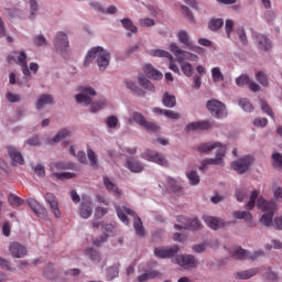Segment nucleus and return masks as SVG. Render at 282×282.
I'll list each match as a JSON object with an SVG mask.
<instances>
[{
  "label": "nucleus",
  "mask_w": 282,
  "mask_h": 282,
  "mask_svg": "<svg viewBox=\"0 0 282 282\" xmlns=\"http://www.w3.org/2000/svg\"><path fill=\"white\" fill-rule=\"evenodd\" d=\"M94 58H97L96 62L100 72H105L109 66L111 55L109 54V52L105 51L102 46L93 47L90 51H88L87 55L85 56V67H87L91 63V61H94Z\"/></svg>",
  "instance_id": "nucleus-1"
},
{
  "label": "nucleus",
  "mask_w": 282,
  "mask_h": 282,
  "mask_svg": "<svg viewBox=\"0 0 282 282\" xmlns=\"http://www.w3.org/2000/svg\"><path fill=\"white\" fill-rule=\"evenodd\" d=\"M257 207L263 210V215L260 218V224L270 228L274 224V210H276V204L274 202H268L263 196H260L257 200Z\"/></svg>",
  "instance_id": "nucleus-2"
},
{
  "label": "nucleus",
  "mask_w": 282,
  "mask_h": 282,
  "mask_svg": "<svg viewBox=\"0 0 282 282\" xmlns=\"http://www.w3.org/2000/svg\"><path fill=\"white\" fill-rule=\"evenodd\" d=\"M53 45L61 56H67V54H69V37L65 32L56 33Z\"/></svg>",
  "instance_id": "nucleus-3"
},
{
  "label": "nucleus",
  "mask_w": 282,
  "mask_h": 282,
  "mask_svg": "<svg viewBox=\"0 0 282 282\" xmlns=\"http://www.w3.org/2000/svg\"><path fill=\"white\" fill-rule=\"evenodd\" d=\"M252 164H254V158L252 155H245L237 161H234L231 163V169L237 171L240 175H243V173L250 171V166H252Z\"/></svg>",
  "instance_id": "nucleus-4"
},
{
  "label": "nucleus",
  "mask_w": 282,
  "mask_h": 282,
  "mask_svg": "<svg viewBox=\"0 0 282 282\" xmlns=\"http://www.w3.org/2000/svg\"><path fill=\"white\" fill-rule=\"evenodd\" d=\"M226 155V145L220 147V149L216 150V158L215 159H205L202 161L199 171H206L208 165L214 166H224V156Z\"/></svg>",
  "instance_id": "nucleus-5"
},
{
  "label": "nucleus",
  "mask_w": 282,
  "mask_h": 282,
  "mask_svg": "<svg viewBox=\"0 0 282 282\" xmlns=\"http://www.w3.org/2000/svg\"><path fill=\"white\" fill-rule=\"evenodd\" d=\"M170 50L174 54V56L177 58L178 63H185V61H192V62L199 61V57L197 55L180 48V46H177V44L175 43H172L170 45Z\"/></svg>",
  "instance_id": "nucleus-6"
},
{
  "label": "nucleus",
  "mask_w": 282,
  "mask_h": 282,
  "mask_svg": "<svg viewBox=\"0 0 282 282\" xmlns=\"http://www.w3.org/2000/svg\"><path fill=\"white\" fill-rule=\"evenodd\" d=\"M141 158L148 162H154V164H159V166H169V160L164 158V154L155 152L151 149L145 150L141 154Z\"/></svg>",
  "instance_id": "nucleus-7"
},
{
  "label": "nucleus",
  "mask_w": 282,
  "mask_h": 282,
  "mask_svg": "<svg viewBox=\"0 0 282 282\" xmlns=\"http://www.w3.org/2000/svg\"><path fill=\"white\" fill-rule=\"evenodd\" d=\"M79 94L75 96L76 102L88 106L91 102V96H96V90L90 86H82Z\"/></svg>",
  "instance_id": "nucleus-8"
},
{
  "label": "nucleus",
  "mask_w": 282,
  "mask_h": 282,
  "mask_svg": "<svg viewBox=\"0 0 282 282\" xmlns=\"http://www.w3.org/2000/svg\"><path fill=\"white\" fill-rule=\"evenodd\" d=\"M206 107L212 116H214L215 118H226V116H228L226 105H224L221 101L215 99L209 100L207 101Z\"/></svg>",
  "instance_id": "nucleus-9"
},
{
  "label": "nucleus",
  "mask_w": 282,
  "mask_h": 282,
  "mask_svg": "<svg viewBox=\"0 0 282 282\" xmlns=\"http://www.w3.org/2000/svg\"><path fill=\"white\" fill-rule=\"evenodd\" d=\"M177 221H180V224H182L183 226L175 225L174 226L175 230H182L183 228L185 230H202V223L197 218L187 220L186 218H184V216H178Z\"/></svg>",
  "instance_id": "nucleus-10"
},
{
  "label": "nucleus",
  "mask_w": 282,
  "mask_h": 282,
  "mask_svg": "<svg viewBox=\"0 0 282 282\" xmlns=\"http://www.w3.org/2000/svg\"><path fill=\"white\" fill-rule=\"evenodd\" d=\"M180 43L182 45H184V47H186L187 50H191L192 52H196L197 54H199V52H202V47L196 46L195 43L191 40V35L188 34L187 31H178L176 34Z\"/></svg>",
  "instance_id": "nucleus-11"
},
{
  "label": "nucleus",
  "mask_w": 282,
  "mask_h": 282,
  "mask_svg": "<svg viewBox=\"0 0 282 282\" xmlns=\"http://www.w3.org/2000/svg\"><path fill=\"white\" fill-rule=\"evenodd\" d=\"M231 257L234 259H239L240 261H243L246 259H251V261H257L259 257H263V251H256L251 254L250 251L238 248L231 252Z\"/></svg>",
  "instance_id": "nucleus-12"
},
{
  "label": "nucleus",
  "mask_w": 282,
  "mask_h": 282,
  "mask_svg": "<svg viewBox=\"0 0 282 282\" xmlns=\"http://www.w3.org/2000/svg\"><path fill=\"white\" fill-rule=\"evenodd\" d=\"M180 252L178 246L173 247H159L154 250V256L158 259H171Z\"/></svg>",
  "instance_id": "nucleus-13"
},
{
  "label": "nucleus",
  "mask_w": 282,
  "mask_h": 282,
  "mask_svg": "<svg viewBox=\"0 0 282 282\" xmlns=\"http://www.w3.org/2000/svg\"><path fill=\"white\" fill-rule=\"evenodd\" d=\"M175 263H177V265H180L184 270H191V268H197V261L195 260V256H191V254L177 256L175 259Z\"/></svg>",
  "instance_id": "nucleus-14"
},
{
  "label": "nucleus",
  "mask_w": 282,
  "mask_h": 282,
  "mask_svg": "<svg viewBox=\"0 0 282 282\" xmlns=\"http://www.w3.org/2000/svg\"><path fill=\"white\" fill-rule=\"evenodd\" d=\"M9 153V158L11 160L12 166H23L25 164V160L23 159V154L17 148L10 145L7 148Z\"/></svg>",
  "instance_id": "nucleus-15"
},
{
  "label": "nucleus",
  "mask_w": 282,
  "mask_h": 282,
  "mask_svg": "<svg viewBox=\"0 0 282 282\" xmlns=\"http://www.w3.org/2000/svg\"><path fill=\"white\" fill-rule=\"evenodd\" d=\"M9 252L13 259H23L28 254V249L20 242L13 241L9 246Z\"/></svg>",
  "instance_id": "nucleus-16"
},
{
  "label": "nucleus",
  "mask_w": 282,
  "mask_h": 282,
  "mask_svg": "<svg viewBox=\"0 0 282 282\" xmlns=\"http://www.w3.org/2000/svg\"><path fill=\"white\" fill-rule=\"evenodd\" d=\"M116 213L119 217L120 221H122L126 226H129V217L127 215H131V217H135V212L127 206H116Z\"/></svg>",
  "instance_id": "nucleus-17"
},
{
  "label": "nucleus",
  "mask_w": 282,
  "mask_h": 282,
  "mask_svg": "<svg viewBox=\"0 0 282 282\" xmlns=\"http://www.w3.org/2000/svg\"><path fill=\"white\" fill-rule=\"evenodd\" d=\"M45 202L50 205L54 217H56V219H61V209H58V200H56V196L52 193H46Z\"/></svg>",
  "instance_id": "nucleus-18"
},
{
  "label": "nucleus",
  "mask_w": 282,
  "mask_h": 282,
  "mask_svg": "<svg viewBox=\"0 0 282 282\" xmlns=\"http://www.w3.org/2000/svg\"><path fill=\"white\" fill-rule=\"evenodd\" d=\"M203 219L208 228H212V230H218V228H225L226 226V221H224L221 218L204 216Z\"/></svg>",
  "instance_id": "nucleus-19"
},
{
  "label": "nucleus",
  "mask_w": 282,
  "mask_h": 282,
  "mask_svg": "<svg viewBox=\"0 0 282 282\" xmlns=\"http://www.w3.org/2000/svg\"><path fill=\"white\" fill-rule=\"evenodd\" d=\"M94 208L91 207V200L89 198H83L79 207V215L82 219H89Z\"/></svg>",
  "instance_id": "nucleus-20"
},
{
  "label": "nucleus",
  "mask_w": 282,
  "mask_h": 282,
  "mask_svg": "<svg viewBox=\"0 0 282 282\" xmlns=\"http://www.w3.org/2000/svg\"><path fill=\"white\" fill-rule=\"evenodd\" d=\"M221 147H226L224 144H221L220 142H207V143H200L197 147V151L198 153H210V151H216L218 149H221Z\"/></svg>",
  "instance_id": "nucleus-21"
},
{
  "label": "nucleus",
  "mask_w": 282,
  "mask_h": 282,
  "mask_svg": "<svg viewBox=\"0 0 282 282\" xmlns=\"http://www.w3.org/2000/svg\"><path fill=\"white\" fill-rule=\"evenodd\" d=\"M213 127L210 121L192 122L186 126V131H208Z\"/></svg>",
  "instance_id": "nucleus-22"
},
{
  "label": "nucleus",
  "mask_w": 282,
  "mask_h": 282,
  "mask_svg": "<svg viewBox=\"0 0 282 282\" xmlns=\"http://www.w3.org/2000/svg\"><path fill=\"white\" fill-rule=\"evenodd\" d=\"M256 41H257L260 50H263L264 52L272 50V41H270V39H268V36L263 35L261 33H258V34H256Z\"/></svg>",
  "instance_id": "nucleus-23"
},
{
  "label": "nucleus",
  "mask_w": 282,
  "mask_h": 282,
  "mask_svg": "<svg viewBox=\"0 0 282 282\" xmlns=\"http://www.w3.org/2000/svg\"><path fill=\"white\" fill-rule=\"evenodd\" d=\"M113 235V226L111 224H107L104 227V236L100 237V239H96L93 241L94 246L100 247L105 241H107L108 237H111Z\"/></svg>",
  "instance_id": "nucleus-24"
},
{
  "label": "nucleus",
  "mask_w": 282,
  "mask_h": 282,
  "mask_svg": "<svg viewBox=\"0 0 282 282\" xmlns=\"http://www.w3.org/2000/svg\"><path fill=\"white\" fill-rule=\"evenodd\" d=\"M127 169L131 171L132 173H142L144 171V165L142 163L133 158L127 159Z\"/></svg>",
  "instance_id": "nucleus-25"
},
{
  "label": "nucleus",
  "mask_w": 282,
  "mask_h": 282,
  "mask_svg": "<svg viewBox=\"0 0 282 282\" xmlns=\"http://www.w3.org/2000/svg\"><path fill=\"white\" fill-rule=\"evenodd\" d=\"M144 74L149 76V78H153V80H162L164 75L158 69L153 67L151 64H145L143 67Z\"/></svg>",
  "instance_id": "nucleus-26"
},
{
  "label": "nucleus",
  "mask_w": 282,
  "mask_h": 282,
  "mask_svg": "<svg viewBox=\"0 0 282 282\" xmlns=\"http://www.w3.org/2000/svg\"><path fill=\"white\" fill-rule=\"evenodd\" d=\"M26 204H29L30 208L37 215V217H41V215H45L46 210L44 207L39 204V202L34 198L26 199Z\"/></svg>",
  "instance_id": "nucleus-27"
},
{
  "label": "nucleus",
  "mask_w": 282,
  "mask_h": 282,
  "mask_svg": "<svg viewBox=\"0 0 282 282\" xmlns=\"http://www.w3.org/2000/svg\"><path fill=\"white\" fill-rule=\"evenodd\" d=\"M8 63H17V65H20V67L28 65V54H25V51H21L17 57L9 55Z\"/></svg>",
  "instance_id": "nucleus-28"
},
{
  "label": "nucleus",
  "mask_w": 282,
  "mask_h": 282,
  "mask_svg": "<svg viewBox=\"0 0 282 282\" xmlns=\"http://www.w3.org/2000/svg\"><path fill=\"white\" fill-rule=\"evenodd\" d=\"M104 186L107 188V191H110V193H113L116 197H120L122 195V189L118 188L111 180H109L107 176H104Z\"/></svg>",
  "instance_id": "nucleus-29"
},
{
  "label": "nucleus",
  "mask_w": 282,
  "mask_h": 282,
  "mask_svg": "<svg viewBox=\"0 0 282 282\" xmlns=\"http://www.w3.org/2000/svg\"><path fill=\"white\" fill-rule=\"evenodd\" d=\"M53 104H54V97H52V95L44 94L39 97L35 107L37 110H41L45 107V105H53Z\"/></svg>",
  "instance_id": "nucleus-30"
},
{
  "label": "nucleus",
  "mask_w": 282,
  "mask_h": 282,
  "mask_svg": "<svg viewBox=\"0 0 282 282\" xmlns=\"http://www.w3.org/2000/svg\"><path fill=\"white\" fill-rule=\"evenodd\" d=\"M257 274H259V269H249L235 273V276L236 279L246 281L248 279H252V276H257Z\"/></svg>",
  "instance_id": "nucleus-31"
},
{
  "label": "nucleus",
  "mask_w": 282,
  "mask_h": 282,
  "mask_svg": "<svg viewBox=\"0 0 282 282\" xmlns=\"http://www.w3.org/2000/svg\"><path fill=\"white\" fill-rule=\"evenodd\" d=\"M149 56H153L156 58H169V61H173V55L169 53V51L160 50V48H154L148 51Z\"/></svg>",
  "instance_id": "nucleus-32"
},
{
  "label": "nucleus",
  "mask_w": 282,
  "mask_h": 282,
  "mask_svg": "<svg viewBox=\"0 0 282 282\" xmlns=\"http://www.w3.org/2000/svg\"><path fill=\"white\" fill-rule=\"evenodd\" d=\"M84 254L88 257L93 263H100L101 261L100 252L96 251L94 248L86 249Z\"/></svg>",
  "instance_id": "nucleus-33"
},
{
  "label": "nucleus",
  "mask_w": 282,
  "mask_h": 282,
  "mask_svg": "<svg viewBox=\"0 0 282 282\" xmlns=\"http://www.w3.org/2000/svg\"><path fill=\"white\" fill-rule=\"evenodd\" d=\"M161 276V273L156 270L148 271L141 275L138 276L139 282H147L150 281V279H158Z\"/></svg>",
  "instance_id": "nucleus-34"
},
{
  "label": "nucleus",
  "mask_w": 282,
  "mask_h": 282,
  "mask_svg": "<svg viewBox=\"0 0 282 282\" xmlns=\"http://www.w3.org/2000/svg\"><path fill=\"white\" fill-rule=\"evenodd\" d=\"M162 102H163L164 107H167V108H173V107H175V105H177L175 96L170 95L169 93H165L163 95Z\"/></svg>",
  "instance_id": "nucleus-35"
},
{
  "label": "nucleus",
  "mask_w": 282,
  "mask_h": 282,
  "mask_svg": "<svg viewBox=\"0 0 282 282\" xmlns=\"http://www.w3.org/2000/svg\"><path fill=\"white\" fill-rule=\"evenodd\" d=\"M208 28L212 32H217L224 28V19H212L208 23Z\"/></svg>",
  "instance_id": "nucleus-36"
},
{
  "label": "nucleus",
  "mask_w": 282,
  "mask_h": 282,
  "mask_svg": "<svg viewBox=\"0 0 282 282\" xmlns=\"http://www.w3.org/2000/svg\"><path fill=\"white\" fill-rule=\"evenodd\" d=\"M121 25L124 28V30H128V32H131L132 34H138V26L133 25V21H131L130 19H122Z\"/></svg>",
  "instance_id": "nucleus-37"
},
{
  "label": "nucleus",
  "mask_w": 282,
  "mask_h": 282,
  "mask_svg": "<svg viewBox=\"0 0 282 282\" xmlns=\"http://www.w3.org/2000/svg\"><path fill=\"white\" fill-rule=\"evenodd\" d=\"M256 80H258L262 87H268V85H270V78H268V75L263 70L256 73Z\"/></svg>",
  "instance_id": "nucleus-38"
},
{
  "label": "nucleus",
  "mask_w": 282,
  "mask_h": 282,
  "mask_svg": "<svg viewBox=\"0 0 282 282\" xmlns=\"http://www.w3.org/2000/svg\"><path fill=\"white\" fill-rule=\"evenodd\" d=\"M133 226L137 235L139 237H144V226L142 225V219L138 216H134Z\"/></svg>",
  "instance_id": "nucleus-39"
},
{
  "label": "nucleus",
  "mask_w": 282,
  "mask_h": 282,
  "mask_svg": "<svg viewBox=\"0 0 282 282\" xmlns=\"http://www.w3.org/2000/svg\"><path fill=\"white\" fill-rule=\"evenodd\" d=\"M234 217L235 219H245L247 224H252V214L249 212H235Z\"/></svg>",
  "instance_id": "nucleus-40"
},
{
  "label": "nucleus",
  "mask_w": 282,
  "mask_h": 282,
  "mask_svg": "<svg viewBox=\"0 0 282 282\" xmlns=\"http://www.w3.org/2000/svg\"><path fill=\"white\" fill-rule=\"evenodd\" d=\"M167 186L173 191V193H182V186L175 178L167 177L166 178Z\"/></svg>",
  "instance_id": "nucleus-41"
},
{
  "label": "nucleus",
  "mask_w": 282,
  "mask_h": 282,
  "mask_svg": "<svg viewBox=\"0 0 282 282\" xmlns=\"http://www.w3.org/2000/svg\"><path fill=\"white\" fill-rule=\"evenodd\" d=\"M126 87L127 89H130V91H133L134 94H138V96H144V90H142L132 80H126Z\"/></svg>",
  "instance_id": "nucleus-42"
},
{
  "label": "nucleus",
  "mask_w": 282,
  "mask_h": 282,
  "mask_svg": "<svg viewBox=\"0 0 282 282\" xmlns=\"http://www.w3.org/2000/svg\"><path fill=\"white\" fill-rule=\"evenodd\" d=\"M139 85L143 87V89H148V91H155V86H153V83L151 80L144 78V77H138Z\"/></svg>",
  "instance_id": "nucleus-43"
},
{
  "label": "nucleus",
  "mask_w": 282,
  "mask_h": 282,
  "mask_svg": "<svg viewBox=\"0 0 282 282\" xmlns=\"http://www.w3.org/2000/svg\"><path fill=\"white\" fill-rule=\"evenodd\" d=\"M239 107H241V109H243V111H247L248 113H252V111H254V107L252 106L250 100L246 98L239 100Z\"/></svg>",
  "instance_id": "nucleus-44"
},
{
  "label": "nucleus",
  "mask_w": 282,
  "mask_h": 282,
  "mask_svg": "<svg viewBox=\"0 0 282 282\" xmlns=\"http://www.w3.org/2000/svg\"><path fill=\"white\" fill-rule=\"evenodd\" d=\"M212 78L214 83H221L224 82V74L219 67L212 68Z\"/></svg>",
  "instance_id": "nucleus-45"
},
{
  "label": "nucleus",
  "mask_w": 282,
  "mask_h": 282,
  "mask_svg": "<svg viewBox=\"0 0 282 282\" xmlns=\"http://www.w3.org/2000/svg\"><path fill=\"white\" fill-rule=\"evenodd\" d=\"M225 32L227 34V39L232 40V32H235V21L226 20V22H225Z\"/></svg>",
  "instance_id": "nucleus-46"
},
{
  "label": "nucleus",
  "mask_w": 282,
  "mask_h": 282,
  "mask_svg": "<svg viewBox=\"0 0 282 282\" xmlns=\"http://www.w3.org/2000/svg\"><path fill=\"white\" fill-rule=\"evenodd\" d=\"M180 65L183 74L191 78V76H193V65H191L188 62H182Z\"/></svg>",
  "instance_id": "nucleus-47"
},
{
  "label": "nucleus",
  "mask_w": 282,
  "mask_h": 282,
  "mask_svg": "<svg viewBox=\"0 0 282 282\" xmlns=\"http://www.w3.org/2000/svg\"><path fill=\"white\" fill-rule=\"evenodd\" d=\"M108 102L107 100H100V101H97V102H93L90 105V111L91 113H96L97 111H100V109H105V107H107Z\"/></svg>",
  "instance_id": "nucleus-48"
},
{
  "label": "nucleus",
  "mask_w": 282,
  "mask_h": 282,
  "mask_svg": "<svg viewBox=\"0 0 282 282\" xmlns=\"http://www.w3.org/2000/svg\"><path fill=\"white\" fill-rule=\"evenodd\" d=\"M30 10L31 13L29 15V19H31V21H34V19H36V12H39V2H36V0H30Z\"/></svg>",
  "instance_id": "nucleus-49"
},
{
  "label": "nucleus",
  "mask_w": 282,
  "mask_h": 282,
  "mask_svg": "<svg viewBox=\"0 0 282 282\" xmlns=\"http://www.w3.org/2000/svg\"><path fill=\"white\" fill-rule=\"evenodd\" d=\"M8 202L11 206H23V198L14 195V194H10L8 197Z\"/></svg>",
  "instance_id": "nucleus-50"
},
{
  "label": "nucleus",
  "mask_w": 282,
  "mask_h": 282,
  "mask_svg": "<svg viewBox=\"0 0 282 282\" xmlns=\"http://www.w3.org/2000/svg\"><path fill=\"white\" fill-rule=\"evenodd\" d=\"M72 135V132L67 129H62L53 138V142H61V140H65V138Z\"/></svg>",
  "instance_id": "nucleus-51"
},
{
  "label": "nucleus",
  "mask_w": 282,
  "mask_h": 282,
  "mask_svg": "<svg viewBox=\"0 0 282 282\" xmlns=\"http://www.w3.org/2000/svg\"><path fill=\"white\" fill-rule=\"evenodd\" d=\"M87 155H88V160L90 162V165L94 169H97L98 167V156H96V152H94V150H91V149H88L87 150Z\"/></svg>",
  "instance_id": "nucleus-52"
},
{
  "label": "nucleus",
  "mask_w": 282,
  "mask_h": 282,
  "mask_svg": "<svg viewBox=\"0 0 282 282\" xmlns=\"http://www.w3.org/2000/svg\"><path fill=\"white\" fill-rule=\"evenodd\" d=\"M132 118L137 124H140V127H143L147 124V118L143 117L140 112H133Z\"/></svg>",
  "instance_id": "nucleus-53"
},
{
  "label": "nucleus",
  "mask_w": 282,
  "mask_h": 282,
  "mask_svg": "<svg viewBox=\"0 0 282 282\" xmlns=\"http://www.w3.org/2000/svg\"><path fill=\"white\" fill-rule=\"evenodd\" d=\"M261 109L264 113L269 115L270 118L274 120V111H272V108H270V105H268V101L261 100L260 101Z\"/></svg>",
  "instance_id": "nucleus-54"
},
{
  "label": "nucleus",
  "mask_w": 282,
  "mask_h": 282,
  "mask_svg": "<svg viewBox=\"0 0 282 282\" xmlns=\"http://www.w3.org/2000/svg\"><path fill=\"white\" fill-rule=\"evenodd\" d=\"M257 197H259V191L254 189L250 195L249 204H247V208L249 210L254 208V204H257Z\"/></svg>",
  "instance_id": "nucleus-55"
},
{
  "label": "nucleus",
  "mask_w": 282,
  "mask_h": 282,
  "mask_svg": "<svg viewBox=\"0 0 282 282\" xmlns=\"http://www.w3.org/2000/svg\"><path fill=\"white\" fill-rule=\"evenodd\" d=\"M187 177L192 186H197V184H199V175L197 174V172L195 171L189 172L187 174Z\"/></svg>",
  "instance_id": "nucleus-56"
},
{
  "label": "nucleus",
  "mask_w": 282,
  "mask_h": 282,
  "mask_svg": "<svg viewBox=\"0 0 282 282\" xmlns=\"http://www.w3.org/2000/svg\"><path fill=\"white\" fill-rule=\"evenodd\" d=\"M143 129H147L149 132L152 133H158L160 131V126L155 122H149L147 121L145 124L143 126Z\"/></svg>",
  "instance_id": "nucleus-57"
},
{
  "label": "nucleus",
  "mask_w": 282,
  "mask_h": 282,
  "mask_svg": "<svg viewBox=\"0 0 282 282\" xmlns=\"http://www.w3.org/2000/svg\"><path fill=\"white\" fill-rule=\"evenodd\" d=\"M106 124L108 129H116L118 127V117L110 116L106 119Z\"/></svg>",
  "instance_id": "nucleus-58"
},
{
  "label": "nucleus",
  "mask_w": 282,
  "mask_h": 282,
  "mask_svg": "<svg viewBox=\"0 0 282 282\" xmlns=\"http://www.w3.org/2000/svg\"><path fill=\"white\" fill-rule=\"evenodd\" d=\"M272 160H273V166L276 169H282V155L279 152H275L272 154Z\"/></svg>",
  "instance_id": "nucleus-59"
},
{
  "label": "nucleus",
  "mask_w": 282,
  "mask_h": 282,
  "mask_svg": "<svg viewBox=\"0 0 282 282\" xmlns=\"http://www.w3.org/2000/svg\"><path fill=\"white\" fill-rule=\"evenodd\" d=\"M250 77L248 75H241L236 79V84L238 87H243L245 85H249Z\"/></svg>",
  "instance_id": "nucleus-60"
},
{
  "label": "nucleus",
  "mask_w": 282,
  "mask_h": 282,
  "mask_svg": "<svg viewBox=\"0 0 282 282\" xmlns=\"http://www.w3.org/2000/svg\"><path fill=\"white\" fill-rule=\"evenodd\" d=\"M264 19L267 21V23H274L275 19H276V11L273 10H269L264 13Z\"/></svg>",
  "instance_id": "nucleus-61"
},
{
  "label": "nucleus",
  "mask_w": 282,
  "mask_h": 282,
  "mask_svg": "<svg viewBox=\"0 0 282 282\" xmlns=\"http://www.w3.org/2000/svg\"><path fill=\"white\" fill-rule=\"evenodd\" d=\"M109 279H116L120 274V269L118 267H110L107 270Z\"/></svg>",
  "instance_id": "nucleus-62"
},
{
  "label": "nucleus",
  "mask_w": 282,
  "mask_h": 282,
  "mask_svg": "<svg viewBox=\"0 0 282 282\" xmlns=\"http://www.w3.org/2000/svg\"><path fill=\"white\" fill-rule=\"evenodd\" d=\"M6 98L9 102H21V96L14 93H7Z\"/></svg>",
  "instance_id": "nucleus-63"
},
{
  "label": "nucleus",
  "mask_w": 282,
  "mask_h": 282,
  "mask_svg": "<svg viewBox=\"0 0 282 282\" xmlns=\"http://www.w3.org/2000/svg\"><path fill=\"white\" fill-rule=\"evenodd\" d=\"M273 228L274 230H282V215L273 219Z\"/></svg>",
  "instance_id": "nucleus-64"
}]
</instances>
